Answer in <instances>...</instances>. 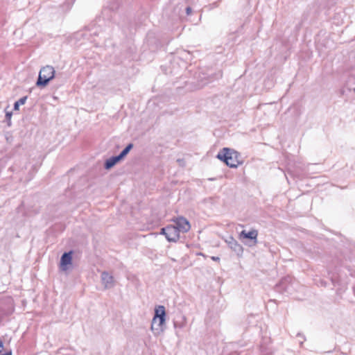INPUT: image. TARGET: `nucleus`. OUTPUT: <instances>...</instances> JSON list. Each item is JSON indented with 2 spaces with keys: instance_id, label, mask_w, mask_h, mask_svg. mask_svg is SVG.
Returning a JSON list of instances; mask_svg holds the SVG:
<instances>
[{
  "instance_id": "nucleus-1",
  "label": "nucleus",
  "mask_w": 355,
  "mask_h": 355,
  "mask_svg": "<svg viewBox=\"0 0 355 355\" xmlns=\"http://www.w3.org/2000/svg\"><path fill=\"white\" fill-rule=\"evenodd\" d=\"M239 153L230 148H224L217 155L216 157L224 162L228 166L231 168H236L241 162L238 157Z\"/></svg>"
},
{
  "instance_id": "nucleus-2",
  "label": "nucleus",
  "mask_w": 355,
  "mask_h": 355,
  "mask_svg": "<svg viewBox=\"0 0 355 355\" xmlns=\"http://www.w3.org/2000/svg\"><path fill=\"white\" fill-rule=\"evenodd\" d=\"M55 69L53 67L46 65L43 67L38 75V78L35 83L37 87H44L48 85L49 83L53 79L55 76Z\"/></svg>"
},
{
  "instance_id": "nucleus-3",
  "label": "nucleus",
  "mask_w": 355,
  "mask_h": 355,
  "mask_svg": "<svg viewBox=\"0 0 355 355\" xmlns=\"http://www.w3.org/2000/svg\"><path fill=\"white\" fill-rule=\"evenodd\" d=\"M166 311L164 306H158L155 309L151 329L162 330V326L165 322Z\"/></svg>"
},
{
  "instance_id": "nucleus-4",
  "label": "nucleus",
  "mask_w": 355,
  "mask_h": 355,
  "mask_svg": "<svg viewBox=\"0 0 355 355\" xmlns=\"http://www.w3.org/2000/svg\"><path fill=\"white\" fill-rule=\"evenodd\" d=\"M173 221L175 223V228H177L179 232H187L191 228L189 222L184 217H178L174 219Z\"/></svg>"
},
{
  "instance_id": "nucleus-5",
  "label": "nucleus",
  "mask_w": 355,
  "mask_h": 355,
  "mask_svg": "<svg viewBox=\"0 0 355 355\" xmlns=\"http://www.w3.org/2000/svg\"><path fill=\"white\" fill-rule=\"evenodd\" d=\"M228 246L233 250L238 256H241L243 254V248L237 241H236L232 236H230L225 240Z\"/></svg>"
},
{
  "instance_id": "nucleus-6",
  "label": "nucleus",
  "mask_w": 355,
  "mask_h": 355,
  "mask_svg": "<svg viewBox=\"0 0 355 355\" xmlns=\"http://www.w3.org/2000/svg\"><path fill=\"white\" fill-rule=\"evenodd\" d=\"M180 238V232L175 225H168L166 239L169 242H176Z\"/></svg>"
},
{
  "instance_id": "nucleus-7",
  "label": "nucleus",
  "mask_w": 355,
  "mask_h": 355,
  "mask_svg": "<svg viewBox=\"0 0 355 355\" xmlns=\"http://www.w3.org/2000/svg\"><path fill=\"white\" fill-rule=\"evenodd\" d=\"M101 282L106 289L111 288L114 286V279L113 276L106 271L101 273Z\"/></svg>"
},
{
  "instance_id": "nucleus-8",
  "label": "nucleus",
  "mask_w": 355,
  "mask_h": 355,
  "mask_svg": "<svg viewBox=\"0 0 355 355\" xmlns=\"http://www.w3.org/2000/svg\"><path fill=\"white\" fill-rule=\"evenodd\" d=\"M72 262V252H64L60 259V268L62 270L65 271L67 270V266L71 265Z\"/></svg>"
},
{
  "instance_id": "nucleus-9",
  "label": "nucleus",
  "mask_w": 355,
  "mask_h": 355,
  "mask_svg": "<svg viewBox=\"0 0 355 355\" xmlns=\"http://www.w3.org/2000/svg\"><path fill=\"white\" fill-rule=\"evenodd\" d=\"M257 236L258 232L255 230H252L248 232H247L245 230H243L240 234L241 237L252 240L254 245L257 243Z\"/></svg>"
},
{
  "instance_id": "nucleus-10",
  "label": "nucleus",
  "mask_w": 355,
  "mask_h": 355,
  "mask_svg": "<svg viewBox=\"0 0 355 355\" xmlns=\"http://www.w3.org/2000/svg\"><path fill=\"white\" fill-rule=\"evenodd\" d=\"M198 85L200 87H205L208 83L210 82L209 77L207 76L205 73H199L198 77Z\"/></svg>"
},
{
  "instance_id": "nucleus-11",
  "label": "nucleus",
  "mask_w": 355,
  "mask_h": 355,
  "mask_svg": "<svg viewBox=\"0 0 355 355\" xmlns=\"http://www.w3.org/2000/svg\"><path fill=\"white\" fill-rule=\"evenodd\" d=\"M27 96H24L14 103V110H18L20 105L25 104Z\"/></svg>"
},
{
  "instance_id": "nucleus-12",
  "label": "nucleus",
  "mask_w": 355,
  "mask_h": 355,
  "mask_svg": "<svg viewBox=\"0 0 355 355\" xmlns=\"http://www.w3.org/2000/svg\"><path fill=\"white\" fill-rule=\"evenodd\" d=\"M116 164L114 159L111 157L110 158L107 159L105 164L104 167L105 169H110Z\"/></svg>"
},
{
  "instance_id": "nucleus-13",
  "label": "nucleus",
  "mask_w": 355,
  "mask_h": 355,
  "mask_svg": "<svg viewBox=\"0 0 355 355\" xmlns=\"http://www.w3.org/2000/svg\"><path fill=\"white\" fill-rule=\"evenodd\" d=\"M133 148V144H129L121 153L120 155L123 158L128 154L130 150Z\"/></svg>"
},
{
  "instance_id": "nucleus-14",
  "label": "nucleus",
  "mask_w": 355,
  "mask_h": 355,
  "mask_svg": "<svg viewBox=\"0 0 355 355\" xmlns=\"http://www.w3.org/2000/svg\"><path fill=\"white\" fill-rule=\"evenodd\" d=\"M112 157L114 159L116 164L123 159V157H121V155L120 154L117 156H113Z\"/></svg>"
},
{
  "instance_id": "nucleus-15",
  "label": "nucleus",
  "mask_w": 355,
  "mask_h": 355,
  "mask_svg": "<svg viewBox=\"0 0 355 355\" xmlns=\"http://www.w3.org/2000/svg\"><path fill=\"white\" fill-rule=\"evenodd\" d=\"M167 230H168V225L166 227L161 229L160 234L164 235L165 237L166 238Z\"/></svg>"
},
{
  "instance_id": "nucleus-16",
  "label": "nucleus",
  "mask_w": 355,
  "mask_h": 355,
  "mask_svg": "<svg viewBox=\"0 0 355 355\" xmlns=\"http://www.w3.org/2000/svg\"><path fill=\"white\" fill-rule=\"evenodd\" d=\"M12 117V112H6V119L10 122Z\"/></svg>"
},
{
  "instance_id": "nucleus-17",
  "label": "nucleus",
  "mask_w": 355,
  "mask_h": 355,
  "mask_svg": "<svg viewBox=\"0 0 355 355\" xmlns=\"http://www.w3.org/2000/svg\"><path fill=\"white\" fill-rule=\"evenodd\" d=\"M186 13L187 15H190L192 13V8L190 6L186 8Z\"/></svg>"
},
{
  "instance_id": "nucleus-18",
  "label": "nucleus",
  "mask_w": 355,
  "mask_h": 355,
  "mask_svg": "<svg viewBox=\"0 0 355 355\" xmlns=\"http://www.w3.org/2000/svg\"><path fill=\"white\" fill-rule=\"evenodd\" d=\"M3 349V344L2 341L0 340V352L2 351Z\"/></svg>"
},
{
  "instance_id": "nucleus-19",
  "label": "nucleus",
  "mask_w": 355,
  "mask_h": 355,
  "mask_svg": "<svg viewBox=\"0 0 355 355\" xmlns=\"http://www.w3.org/2000/svg\"><path fill=\"white\" fill-rule=\"evenodd\" d=\"M211 259L214 261H219L220 258L218 257H211Z\"/></svg>"
},
{
  "instance_id": "nucleus-20",
  "label": "nucleus",
  "mask_w": 355,
  "mask_h": 355,
  "mask_svg": "<svg viewBox=\"0 0 355 355\" xmlns=\"http://www.w3.org/2000/svg\"><path fill=\"white\" fill-rule=\"evenodd\" d=\"M286 282V279H285V280L282 281V282H281V286H284V285L285 284Z\"/></svg>"
},
{
  "instance_id": "nucleus-21",
  "label": "nucleus",
  "mask_w": 355,
  "mask_h": 355,
  "mask_svg": "<svg viewBox=\"0 0 355 355\" xmlns=\"http://www.w3.org/2000/svg\"><path fill=\"white\" fill-rule=\"evenodd\" d=\"M355 92V90H354Z\"/></svg>"
}]
</instances>
